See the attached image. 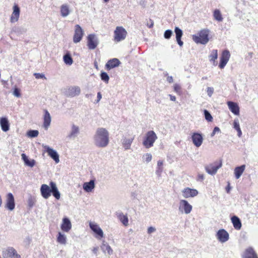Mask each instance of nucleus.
<instances>
[{
  "instance_id": "f257e3e1",
  "label": "nucleus",
  "mask_w": 258,
  "mask_h": 258,
  "mask_svg": "<svg viewBox=\"0 0 258 258\" xmlns=\"http://www.w3.org/2000/svg\"><path fill=\"white\" fill-rule=\"evenodd\" d=\"M95 145L99 148H105L109 143V133L105 128L98 127L93 136Z\"/></svg>"
},
{
  "instance_id": "f03ea898",
  "label": "nucleus",
  "mask_w": 258,
  "mask_h": 258,
  "mask_svg": "<svg viewBox=\"0 0 258 258\" xmlns=\"http://www.w3.org/2000/svg\"><path fill=\"white\" fill-rule=\"evenodd\" d=\"M49 185L50 187L45 184L41 185L40 192L42 197L45 199H47L51 196V193H52L56 200H59L60 198V194L58 190L56 183L51 181Z\"/></svg>"
},
{
  "instance_id": "7ed1b4c3",
  "label": "nucleus",
  "mask_w": 258,
  "mask_h": 258,
  "mask_svg": "<svg viewBox=\"0 0 258 258\" xmlns=\"http://www.w3.org/2000/svg\"><path fill=\"white\" fill-rule=\"evenodd\" d=\"M157 138L156 133L153 131H148L145 135L143 145L147 149L150 148L153 146Z\"/></svg>"
},
{
  "instance_id": "20e7f679",
  "label": "nucleus",
  "mask_w": 258,
  "mask_h": 258,
  "mask_svg": "<svg viewBox=\"0 0 258 258\" xmlns=\"http://www.w3.org/2000/svg\"><path fill=\"white\" fill-rule=\"evenodd\" d=\"M208 36L209 31L204 29L199 32L198 36L194 35L192 36V39L197 43L206 44L209 41Z\"/></svg>"
},
{
  "instance_id": "39448f33",
  "label": "nucleus",
  "mask_w": 258,
  "mask_h": 258,
  "mask_svg": "<svg viewBox=\"0 0 258 258\" xmlns=\"http://www.w3.org/2000/svg\"><path fill=\"white\" fill-rule=\"evenodd\" d=\"M127 33L126 30L122 26H117L114 31V41L119 42L124 40Z\"/></svg>"
},
{
  "instance_id": "423d86ee",
  "label": "nucleus",
  "mask_w": 258,
  "mask_h": 258,
  "mask_svg": "<svg viewBox=\"0 0 258 258\" xmlns=\"http://www.w3.org/2000/svg\"><path fill=\"white\" fill-rule=\"evenodd\" d=\"M222 166L221 160L215 161L205 166L206 171L210 175H213L216 174L218 170Z\"/></svg>"
},
{
  "instance_id": "0eeeda50",
  "label": "nucleus",
  "mask_w": 258,
  "mask_h": 258,
  "mask_svg": "<svg viewBox=\"0 0 258 258\" xmlns=\"http://www.w3.org/2000/svg\"><path fill=\"white\" fill-rule=\"evenodd\" d=\"M192 209V206L185 200L179 201L178 210L182 214H188Z\"/></svg>"
},
{
  "instance_id": "6e6552de",
  "label": "nucleus",
  "mask_w": 258,
  "mask_h": 258,
  "mask_svg": "<svg viewBox=\"0 0 258 258\" xmlns=\"http://www.w3.org/2000/svg\"><path fill=\"white\" fill-rule=\"evenodd\" d=\"M4 258H21L16 250L13 247H8L3 251Z\"/></svg>"
},
{
  "instance_id": "1a4fd4ad",
  "label": "nucleus",
  "mask_w": 258,
  "mask_h": 258,
  "mask_svg": "<svg viewBox=\"0 0 258 258\" xmlns=\"http://www.w3.org/2000/svg\"><path fill=\"white\" fill-rule=\"evenodd\" d=\"M84 35V32L81 27L77 24L75 26L73 42L75 43H79L82 40Z\"/></svg>"
},
{
  "instance_id": "9d476101",
  "label": "nucleus",
  "mask_w": 258,
  "mask_h": 258,
  "mask_svg": "<svg viewBox=\"0 0 258 258\" xmlns=\"http://www.w3.org/2000/svg\"><path fill=\"white\" fill-rule=\"evenodd\" d=\"M99 41L94 34H89L87 37V46L89 49H95L98 45Z\"/></svg>"
},
{
  "instance_id": "9b49d317",
  "label": "nucleus",
  "mask_w": 258,
  "mask_h": 258,
  "mask_svg": "<svg viewBox=\"0 0 258 258\" xmlns=\"http://www.w3.org/2000/svg\"><path fill=\"white\" fill-rule=\"evenodd\" d=\"M90 229L95 233V237L98 239H100L104 236V233L99 227V226L94 222H90L89 223Z\"/></svg>"
},
{
  "instance_id": "f8f14e48",
  "label": "nucleus",
  "mask_w": 258,
  "mask_h": 258,
  "mask_svg": "<svg viewBox=\"0 0 258 258\" xmlns=\"http://www.w3.org/2000/svg\"><path fill=\"white\" fill-rule=\"evenodd\" d=\"M216 237L219 242L225 243L229 240V234L225 229H221L217 232Z\"/></svg>"
},
{
  "instance_id": "ddd939ff",
  "label": "nucleus",
  "mask_w": 258,
  "mask_h": 258,
  "mask_svg": "<svg viewBox=\"0 0 258 258\" xmlns=\"http://www.w3.org/2000/svg\"><path fill=\"white\" fill-rule=\"evenodd\" d=\"M181 194L184 198L188 199L197 196L199 192L196 189L186 187L181 190Z\"/></svg>"
},
{
  "instance_id": "4468645a",
  "label": "nucleus",
  "mask_w": 258,
  "mask_h": 258,
  "mask_svg": "<svg viewBox=\"0 0 258 258\" xmlns=\"http://www.w3.org/2000/svg\"><path fill=\"white\" fill-rule=\"evenodd\" d=\"M81 93V89L78 86H71L66 89L64 94L68 97H75L79 95Z\"/></svg>"
},
{
  "instance_id": "2eb2a0df",
  "label": "nucleus",
  "mask_w": 258,
  "mask_h": 258,
  "mask_svg": "<svg viewBox=\"0 0 258 258\" xmlns=\"http://www.w3.org/2000/svg\"><path fill=\"white\" fill-rule=\"evenodd\" d=\"M191 138L193 144L197 148L200 147L203 144L204 139L201 134L194 133L191 134Z\"/></svg>"
},
{
  "instance_id": "dca6fc26",
  "label": "nucleus",
  "mask_w": 258,
  "mask_h": 258,
  "mask_svg": "<svg viewBox=\"0 0 258 258\" xmlns=\"http://www.w3.org/2000/svg\"><path fill=\"white\" fill-rule=\"evenodd\" d=\"M20 15V9L19 7L15 4L13 7V12L10 17V22L12 23H16L19 20Z\"/></svg>"
},
{
  "instance_id": "f3484780",
  "label": "nucleus",
  "mask_w": 258,
  "mask_h": 258,
  "mask_svg": "<svg viewBox=\"0 0 258 258\" xmlns=\"http://www.w3.org/2000/svg\"><path fill=\"white\" fill-rule=\"evenodd\" d=\"M230 57V52L228 50H225L223 51L220 57V62L219 67L220 69H223Z\"/></svg>"
},
{
  "instance_id": "a211bd4d",
  "label": "nucleus",
  "mask_w": 258,
  "mask_h": 258,
  "mask_svg": "<svg viewBox=\"0 0 258 258\" xmlns=\"http://www.w3.org/2000/svg\"><path fill=\"white\" fill-rule=\"evenodd\" d=\"M44 148L48 155L54 160L56 163H58L59 162V155L57 152L48 146H45Z\"/></svg>"
},
{
  "instance_id": "6ab92c4d",
  "label": "nucleus",
  "mask_w": 258,
  "mask_h": 258,
  "mask_svg": "<svg viewBox=\"0 0 258 258\" xmlns=\"http://www.w3.org/2000/svg\"><path fill=\"white\" fill-rule=\"evenodd\" d=\"M6 207L10 211H12L15 209V200L12 193H9L7 195Z\"/></svg>"
},
{
  "instance_id": "aec40b11",
  "label": "nucleus",
  "mask_w": 258,
  "mask_h": 258,
  "mask_svg": "<svg viewBox=\"0 0 258 258\" xmlns=\"http://www.w3.org/2000/svg\"><path fill=\"white\" fill-rule=\"evenodd\" d=\"M79 133V127L77 125L73 124L67 137L70 139H74L78 136Z\"/></svg>"
},
{
  "instance_id": "412c9836",
  "label": "nucleus",
  "mask_w": 258,
  "mask_h": 258,
  "mask_svg": "<svg viewBox=\"0 0 258 258\" xmlns=\"http://www.w3.org/2000/svg\"><path fill=\"white\" fill-rule=\"evenodd\" d=\"M61 229L66 232H68L72 228V224L68 218L62 219V222L60 226Z\"/></svg>"
},
{
  "instance_id": "4be33fe9",
  "label": "nucleus",
  "mask_w": 258,
  "mask_h": 258,
  "mask_svg": "<svg viewBox=\"0 0 258 258\" xmlns=\"http://www.w3.org/2000/svg\"><path fill=\"white\" fill-rule=\"evenodd\" d=\"M44 115L43 116V127L46 130H47L49 126L50 125L51 118L50 115V113L47 110H44Z\"/></svg>"
},
{
  "instance_id": "5701e85b",
  "label": "nucleus",
  "mask_w": 258,
  "mask_h": 258,
  "mask_svg": "<svg viewBox=\"0 0 258 258\" xmlns=\"http://www.w3.org/2000/svg\"><path fill=\"white\" fill-rule=\"evenodd\" d=\"M120 62L117 58H113L107 61L105 65L106 69L110 70L119 66Z\"/></svg>"
},
{
  "instance_id": "b1692460",
  "label": "nucleus",
  "mask_w": 258,
  "mask_h": 258,
  "mask_svg": "<svg viewBox=\"0 0 258 258\" xmlns=\"http://www.w3.org/2000/svg\"><path fill=\"white\" fill-rule=\"evenodd\" d=\"M227 105L229 110L235 115L239 114V107L238 104L234 102L228 101Z\"/></svg>"
},
{
  "instance_id": "393cba45",
  "label": "nucleus",
  "mask_w": 258,
  "mask_h": 258,
  "mask_svg": "<svg viewBox=\"0 0 258 258\" xmlns=\"http://www.w3.org/2000/svg\"><path fill=\"white\" fill-rule=\"evenodd\" d=\"M242 258H258L256 253L251 247L245 249L242 256Z\"/></svg>"
},
{
  "instance_id": "a878e982",
  "label": "nucleus",
  "mask_w": 258,
  "mask_h": 258,
  "mask_svg": "<svg viewBox=\"0 0 258 258\" xmlns=\"http://www.w3.org/2000/svg\"><path fill=\"white\" fill-rule=\"evenodd\" d=\"M95 181L91 180L89 182H84L83 185L84 190L87 192H90L93 191L95 188Z\"/></svg>"
},
{
  "instance_id": "bb28decb",
  "label": "nucleus",
  "mask_w": 258,
  "mask_h": 258,
  "mask_svg": "<svg viewBox=\"0 0 258 258\" xmlns=\"http://www.w3.org/2000/svg\"><path fill=\"white\" fill-rule=\"evenodd\" d=\"M22 159L24 162V164L28 167H33L35 166L36 164V161L34 159H29L28 156L24 153L22 154L21 155Z\"/></svg>"
},
{
  "instance_id": "cd10ccee",
  "label": "nucleus",
  "mask_w": 258,
  "mask_h": 258,
  "mask_svg": "<svg viewBox=\"0 0 258 258\" xmlns=\"http://www.w3.org/2000/svg\"><path fill=\"white\" fill-rule=\"evenodd\" d=\"M0 125L2 131L5 132L10 130V124L7 117H0Z\"/></svg>"
},
{
  "instance_id": "c85d7f7f",
  "label": "nucleus",
  "mask_w": 258,
  "mask_h": 258,
  "mask_svg": "<svg viewBox=\"0 0 258 258\" xmlns=\"http://www.w3.org/2000/svg\"><path fill=\"white\" fill-rule=\"evenodd\" d=\"M134 140V137L127 138L123 137L122 139V145L124 150H127L131 148V145Z\"/></svg>"
},
{
  "instance_id": "c756f323",
  "label": "nucleus",
  "mask_w": 258,
  "mask_h": 258,
  "mask_svg": "<svg viewBox=\"0 0 258 258\" xmlns=\"http://www.w3.org/2000/svg\"><path fill=\"white\" fill-rule=\"evenodd\" d=\"M116 215L117 218L124 226H127L128 225V219L127 215H124L122 212L116 213Z\"/></svg>"
},
{
  "instance_id": "7c9ffc66",
  "label": "nucleus",
  "mask_w": 258,
  "mask_h": 258,
  "mask_svg": "<svg viewBox=\"0 0 258 258\" xmlns=\"http://www.w3.org/2000/svg\"><path fill=\"white\" fill-rule=\"evenodd\" d=\"M245 169V165H242L240 166L236 167L234 170L235 177L236 179H239Z\"/></svg>"
},
{
  "instance_id": "2f4dec72",
  "label": "nucleus",
  "mask_w": 258,
  "mask_h": 258,
  "mask_svg": "<svg viewBox=\"0 0 258 258\" xmlns=\"http://www.w3.org/2000/svg\"><path fill=\"white\" fill-rule=\"evenodd\" d=\"M231 222L233 224L234 228L236 230H240L241 228V223L239 218L234 216L231 218Z\"/></svg>"
},
{
  "instance_id": "473e14b6",
  "label": "nucleus",
  "mask_w": 258,
  "mask_h": 258,
  "mask_svg": "<svg viewBox=\"0 0 258 258\" xmlns=\"http://www.w3.org/2000/svg\"><path fill=\"white\" fill-rule=\"evenodd\" d=\"M67 236L64 234L60 232L58 233L57 236V242L58 243L62 245H65L67 243Z\"/></svg>"
},
{
  "instance_id": "72a5a7b5",
  "label": "nucleus",
  "mask_w": 258,
  "mask_h": 258,
  "mask_svg": "<svg viewBox=\"0 0 258 258\" xmlns=\"http://www.w3.org/2000/svg\"><path fill=\"white\" fill-rule=\"evenodd\" d=\"M70 13L69 7L67 5H62L60 7L61 16L63 17H66Z\"/></svg>"
},
{
  "instance_id": "f704fd0d",
  "label": "nucleus",
  "mask_w": 258,
  "mask_h": 258,
  "mask_svg": "<svg viewBox=\"0 0 258 258\" xmlns=\"http://www.w3.org/2000/svg\"><path fill=\"white\" fill-rule=\"evenodd\" d=\"M218 58V50L216 49H213L212 50L210 55H209L210 61L213 62L214 66L217 65L216 60Z\"/></svg>"
},
{
  "instance_id": "c9c22d12",
  "label": "nucleus",
  "mask_w": 258,
  "mask_h": 258,
  "mask_svg": "<svg viewBox=\"0 0 258 258\" xmlns=\"http://www.w3.org/2000/svg\"><path fill=\"white\" fill-rule=\"evenodd\" d=\"M233 128L237 132V136L240 138L242 136V131L240 127L239 122L238 118H235L233 121Z\"/></svg>"
},
{
  "instance_id": "e433bc0d",
  "label": "nucleus",
  "mask_w": 258,
  "mask_h": 258,
  "mask_svg": "<svg viewBox=\"0 0 258 258\" xmlns=\"http://www.w3.org/2000/svg\"><path fill=\"white\" fill-rule=\"evenodd\" d=\"M101 248L103 252L107 251L109 255L112 254L113 253V250L111 247L109 245V244L107 243H106L104 241H103L102 243Z\"/></svg>"
},
{
  "instance_id": "4c0bfd02",
  "label": "nucleus",
  "mask_w": 258,
  "mask_h": 258,
  "mask_svg": "<svg viewBox=\"0 0 258 258\" xmlns=\"http://www.w3.org/2000/svg\"><path fill=\"white\" fill-rule=\"evenodd\" d=\"M213 17L214 19L218 22H222L223 21V18L222 14L218 9H216L214 11Z\"/></svg>"
},
{
  "instance_id": "58836bf2",
  "label": "nucleus",
  "mask_w": 258,
  "mask_h": 258,
  "mask_svg": "<svg viewBox=\"0 0 258 258\" xmlns=\"http://www.w3.org/2000/svg\"><path fill=\"white\" fill-rule=\"evenodd\" d=\"M63 59L64 62L67 65L71 66L73 63V60L71 55L69 53H67L63 56Z\"/></svg>"
},
{
  "instance_id": "ea45409f",
  "label": "nucleus",
  "mask_w": 258,
  "mask_h": 258,
  "mask_svg": "<svg viewBox=\"0 0 258 258\" xmlns=\"http://www.w3.org/2000/svg\"><path fill=\"white\" fill-rule=\"evenodd\" d=\"M142 159L144 162L148 163L152 160V156L151 153H146L143 155Z\"/></svg>"
},
{
  "instance_id": "a19ab883",
  "label": "nucleus",
  "mask_w": 258,
  "mask_h": 258,
  "mask_svg": "<svg viewBox=\"0 0 258 258\" xmlns=\"http://www.w3.org/2000/svg\"><path fill=\"white\" fill-rule=\"evenodd\" d=\"M27 202L29 207L31 208L33 207L36 202L35 198L32 196H30L28 199Z\"/></svg>"
},
{
  "instance_id": "79ce46f5",
  "label": "nucleus",
  "mask_w": 258,
  "mask_h": 258,
  "mask_svg": "<svg viewBox=\"0 0 258 258\" xmlns=\"http://www.w3.org/2000/svg\"><path fill=\"white\" fill-rule=\"evenodd\" d=\"M39 134V132L37 130H30L29 131L27 135L30 138H35L38 136Z\"/></svg>"
},
{
  "instance_id": "37998d69",
  "label": "nucleus",
  "mask_w": 258,
  "mask_h": 258,
  "mask_svg": "<svg viewBox=\"0 0 258 258\" xmlns=\"http://www.w3.org/2000/svg\"><path fill=\"white\" fill-rule=\"evenodd\" d=\"M100 77H101V79L102 81H103L104 82H105L106 83H108L109 78L106 73H105V72L101 73V74L100 75Z\"/></svg>"
},
{
  "instance_id": "c03bdc74",
  "label": "nucleus",
  "mask_w": 258,
  "mask_h": 258,
  "mask_svg": "<svg viewBox=\"0 0 258 258\" xmlns=\"http://www.w3.org/2000/svg\"><path fill=\"white\" fill-rule=\"evenodd\" d=\"M204 112L205 119L208 121H212L213 120V117L212 116L210 112L206 109L204 110Z\"/></svg>"
},
{
  "instance_id": "a18cd8bd",
  "label": "nucleus",
  "mask_w": 258,
  "mask_h": 258,
  "mask_svg": "<svg viewBox=\"0 0 258 258\" xmlns=\"http://www.w3.org/2000/svg\"><path fill=\"white\" fill-rule=\"evenodd\" d=\"M175 33L176 34V38H181L182 35V30L179 28L178 27H175Z\"/></svg>"
},
{
  "instance_id": "49530a36",
  "label": "nucleus",
  "mask_w": 258,
  "mask_h": 258,
  "mask_svg": "<svg viewBox=\"0 0 258 258\" xmlns=\"http://www.w3.org/2000/svg\"><path fill=\"white\" fill-rule=\"evenodd\" d=\"M172 34V31L170 30H167L165 31L164 33V37L165 39H169L170 38L171 35Z\"/></svg>"
},
{
  "instance_id": "de8ad7c7",
  "label": "nucleus",
  "mask_w": 258,
  "mask_h": 258,
  "mask_svg": "<svg viewBox=\"0 0 258 258\" xmlns=\"http://www.w3.org/2000/svg\"><path fill=\"white\" fill-rule=\"evenodd\" d=\"M174 91L178 94H180L181 92V87L179 85L177 84H175L174 85Z\"/></svg>"
},
{
  "instance_id": "09e8293b",
  "label": "nucleus",
  "mask_w": 258,
  "mask_h": 258,
  "mask_svg": "<svg viewBox=\"0 0 258 258\" xmlns=\"http://www.w3.org/2000/svg\"><path fill=\"white\" fill-rule=\"evenodd\" d=\"M34 75L36 79H46L45 75L43 74L34 73Z\"/></svg>"
},
{
  "instance_id": "8fccbe9b",
  "label": "nucleus",
  "mask_w": 258,
  "mask_h": 258,
  "mask_svg": "<svg viewBox=\"0 0 258 258\" xmlns=\"http://www.w3.org/2000/svg\"><path fill=\"white\" fill-rule=\"evenodd\" d=\"M13 95L17 97H20L21 96L20 90L17 88H15L13 91Z\"/></svg>"
},
{
  "instance_id": "3c124183",
  "label": "nucleus",
  "mask_w": 258,
  "mask_h": 258,
  "mask_svg": "<svg viewBox=\"0 0 258 258\" xmlns=\"http://www.w3.org/2000/svg\"><path fill=\"white\" fill-rule=\"evenodd\" d=\"M207 94L209 97H211L214 92V88L212 87H208L207 89Z\"/></svg>"
},
{
  "instance_id": "603ef678",
  "label": "nucleus",
  "mask_w": 258,
  "mask_h": 258,
  "mask_svg": "<svg viewBox=\"0 0 258 258\" xmlns=\"http://www.w3.org/2000/svg\"><path fill=\"white\" fill-rule=\"evenodd\" d=\"M156 229L154 227L150 226L147 229V232L148 234H150L152 233H154L156 231Z\"/></svg>"
},
{
  "instance_id": "864d4df0",
  "label": "nucleus",
  "mask_w": 258,
  "mask_h": 258,
  "mask_svg": "<svg viewBox=\"0 0 258 258\" xmlns=\"http://www.w3.org/2000/svg\"><path fill=\"white\" fill-rule=\"evenodd\" d=\"M220 130L219 128V127H218L217 126L215 127L214 128V130H213L212 133L211 134V137L214 136L216 133H219V132H220Z\"/></svg>"
},
{
  "instance_id": "5fc2aeb1",
  "label": "nucleus",
  "mask_w": 258,
  "mask_h": 258,
  "mask_svg": "<svg viewBox=\"0 0 258 258\" xmlns=\"http://www.w3.org/2000/svg\"><path fill=\"white\" fill-rule=\"evenodd\" d=\"M163 171V168H157L156 170V174L158 177H160Z\"/></svg>"
},
{
  "instance_id": "6e6d98bb",
  "label": "nucleus",
  "mask_w": 258,
  "mask_h": 258,
  "mask_svg": "<svg viewBox=\"0 0 258 258\" xmlns=\"http://www.w3.org/2000/svg\"><path fill=\"white\" fill-rule=\"evenodd\" d=\"M205 178L204 175L203 174H199L198 175V180L202 181Z\"/></svg>"
},
{
  "instance_id": "4d7b16f0",
  "label": "nucleus",
  "mask_w": 258,
  "mask_h": 258,
  "mask_svg": "<svg viewBox=\"0 0 258 258\" xmlns=\"http://www.w3.org/2000/svg\"><path fill=\"white\" fill-rule=\"evenodd\" d=\"M102 98V95L101 94V93L99 92H98L97 93V99L96 100V103H98L100 100Z\"/></svg>"
},
{
  "instance_id": "13d9d810",
  "label": "nucleus",
  "mask_w": 258,
  "mask_h": 258,
  "mask_svg": "<svg viewBox=\"0 0 258 258\" xmlns=\"http://www.w3.org/2000/svg\"><path fill=\"white\" fill-rule=\"evenodd\" d=\"M149 21H150V23H147V26L149 28H151L153 27L154 26V22L151 19L149 20Z\"/></svg>"
},
{
  "instance_id": "bf43d9fd",
  "label": "nucleus",
  "mask_w": 258,
  "mask_h": 258,
  "mask_svg": "<svg viewBox=\"0 0 258 258\" xmlns=\"http://www.w3.org/2000/svg\"><path fill=\"white\" fill-rule=\"evenodd\" d=\"M163 164V163L162 161L159 160L157 162V168H162Z\"/></svg>"
},
{
  "instance_id": "052dcab7",
  "label": "nucleus",
  "mask_w": 258,
  "mask_h": 258,
  "mask_svg": "<svg viewBox=\"0 0 258 258\" xmlns=\"http://www.w3.org/2000/svg\"><path fill=\"white\" fill-rule=\"evenodd\" d=\"M176 40L177 42V43L180 46H182L183 45V42L181 40V38H176Z\"/></svg>"
},
{
  "instance_id": "680f3d73",
  "label": "nucleus",
  "mask_w": 258,
  "mask_h": 258,
  "mask_svg": "<svg viewBox=\"0 0 258 258\" xmlns=\"http://www.w3.org/2000/svg\"><path fill=\"white\" fill-rule=\"evenodd\" d=\"M169 96L170 97V99L171 100V101H176V97L175 96H173L171 94H169Z\"/></svg>"
},
{
  "instance_id": "e2e57ef3",
  "label": "nucleus",
  "mask_w": 258,
  "mask_h": 258,
  "mask_svg": "<svg viewBox=\"0 0 258 258\" xmlns=\"http://www.w3.org/2000/svg\"><path fill=\"white\" fill-rule=\"evenodd\" d=\"M167 80L170 83H172L173 81V78L171 76H168L167 78Z\"/></svg>"
},
{
  "instance_id": "0e129e2a",
  "label": "nucleus",
  "mask_w": 258,
  "mask_h": 258,
  "mask_svg": "<svg viewBox=\"0 0 258 258\" xmlns=\"http://www.w3.org/2000/svg\"><path fill=\"white\" fill-rule=\"evenodd\" d=\"M98 250V247H95L92 249V251L95 254H97Z\"/></svg>"
},
{
  "instance_id": "69168bd1",
  "label": "nucleus",
  "mask_w": 258,
  "mask_h": 258,
  "mask_svg": "<svg viewBox=\"0 0 258 258\" xmlns=\"http://www.w3.org/2000/svg\"><path fill=\"white\" fill-rule=\"evenodd\" d=\"M231 189V187L230 186L229 183L228 184L227 187H226V191L228 193L230 192V190Z\"/></svg>"
},
{
  "instance_id": "338daca9",
  "label": "nucleus",
  "mask_w": 258,
  "mask_h": 258,
  "mask_svg": "<svg viewBox=\"0 0 258 258\" xmlns=\"http://www.w3.org/2000/svg\"><path fill=\"white\" fill-rule=\"evenodd\" d=\"M92 96V94H87L86 95V97L87 98H89L90 97H91Z\"/></svg>"
},
{
  "instance_id": "774afa93",
  "label": "nucleus",
  "mask_w": 258,
  "mask_h": 258,
  "mask_svg": "<svg viewBox=\"0 0 258 258\" xmlns=\"http://www.w3.org/2000/svg\"><path fill=\"white\" fill-rule=\"evenodd\" d=\"M207 79H208V78L207 77H202V80H207Z\"/></svg>"
}]
</instances>
